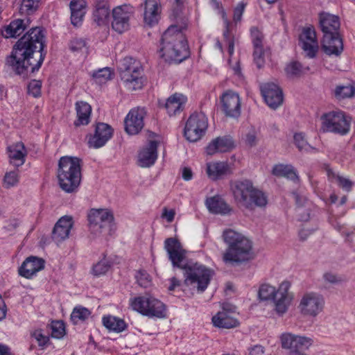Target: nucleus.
Wrapping results in <instances>:
<instances>
[{
	"mask_svg": "<svg viewBox=\"0 0 355 355\" xmlns=\"http://www.w3.org/2000/svg\"><path fill=\"white\" fill-rule=\"evenodd\" d=\"M160 13L161 7L158 0H146L145 1L144 19L146 24L153 26L157 24Z\"/></svg>",
	"mask_w": 355,
	"mask_h": 355,
	"instance_id": "2f4dec72",
	"label": "nucleus"
},
{
	"mask_svg": "<svg viewBox=\"0 0 355 355\" xmlns=\"http://www.w3.org/2000/svg\"><path fill=\"white\" fill-rule=\"evenodd\" d=\"M324 304L325 300L322 294L306 291L300 296L297 309L304 317L315 318L323 311Z\"/></svg>",
	"mask_w": 355,
	"mask_h": 355,
	"instance_id": "1a4fd4ad",
	"label": "nucleus"
},
{
	"mask_svg": "<svg viewBox=\"0 0 355 355\" xmlns=\"http://www.w3.org/2000/svg\"><path fill=\"white\" fill-rule=\"evenodd\" d=\"M250 201V202L247 205L246 208L252 209L254 207L262 208L267 205L268 197L262 191L255 188Z\"/></svg>",
	"mask_w": 355,
	"mask_h": 355,
	"instance_id": "79ce46f5",
	"label": "nucleus"
},
{
	"mask_svg": "<svg viewBox=\"0 0 355 355\" xmlns=\"http://www.w3.org/2000/svg\"><path fill=\"white\" fill-rule=\"evenodd\" d=\"M221 109L227 117L237 119L241 115V102L239 95L227 90L220 96Z\"/></svg>",
	"mask_w": 355,
	"mask_h": 355,
	"instance_id": "4468645a",
	"label": "nucleus"
},
{
	"mask_svg": "<svg viewBox=\"0 0 355 355\" xmlns=\"http://www.w3.org/2000/svg\"><path fill=\"white\" fill-rule=\"evenodd\" d=\"M319 23L320 28L324 35H339L340 20L338 17L327 12H322L319 17Z\"/></svg>",
	"mask_w": 355,
	"mask_h": 355,
	"instance_id": "b1692460",
	"label": "nucleus"
},
{
	"mask_svg": "<svg viewBox=\"0 0 355 355\" xmlns=\"http://www.w3.org/2000/svg\"><path fill=\"white\" fill-rule=\"evenodd\" d=\"M161 56L166 61L180 62L189 54L184 35L177 26H171L161 40Z\"/></svg>",
	"mask_w": 355,
	"mask_h": 355,
	"instance_id": "20e7f679",
	"label": "nucleus"
},
{
	"mask_svg": "<svg viewBox=\"0 0 355 355\" xmlns=\"http://www.w3.org/2000/svg\"><path fill=\"white\" fill-rule=\"evenodd\" d=\"M90 315L91 312L89 309L79 306L73 309L71 314V320L73 324H78L87 319Z\"/></svg>",
	"mask_w": 355,
	"mask_h": 355,
	"instance_id": "c03bdc74",
	"label": "nucleus"
},
{
	"mask_svg": "<svg viewBox=\"0 0 355 355\" xmlns=\"http://www.w3.org/2000/svg\"><path fill=\"white\" fill-rule=\"evenodd\" d=\"M291 283L283 281L277 288V292L272 298L275 311L278 315H282L288 309L293 300V293L290 292Z\"/></svg>",
	"mask_w": 355,
	"mask_h": 355,
	"instance_id": "ddd939ff",
	"label": "nucleus"
},
{
	"mask_svg": "<svg viewBox=\"0 0 355 355\" xmlns=\"http://www.w3.org/2000/svg\"><path fill=\"white\" fill-rule=\"evenodd\" d=\"M8 155L10 164L19 168L24 164L27 151L22 142H17L8 147Z\"/></svg>",
	"mask_w": 355,
	"mask_h": 355,
	"instance_id": "bb28decb",
	"label": "nucleus"
},
{
	"mask_svg": "<svg viewBox=\"0 0 355 355\" xmlns=\"http://www.w3.org/2000/svg\"><path fill=\"white\" fill-rule=\"evenodd\" d=\"M262 96L266 104L272 109H276L283 103V94L279 87L272 83L261 86Z\"/></svg>",
	"mask_w": 355,
	"mask_h": 355,
	"instance_id": "a211bd4d",
	"label": "nucleus"
},
{
	"mask_svg": "<svg viewBox=\"0 0 355 355\" xmlns=\"http://www.w3.org/2000/svg\"><path fill=\"white\" fill-rule=\"evenodd\" d=\"M175 216V211L173 209H168L164 207L162 209L161 217L165 219L168 223H172Z\"/></svg>",
	"mask_w": 355,
	"mask_h": 355,
	"instance_id": "680f3d73",
	"label": "nucleus"
},
{
	"mask_svg": "<svg viewBox=\"0 0 355 355\" xmlns=\"http://www.w3.org/2000/svg\"><path fill=\"white\" fill-rule=\"evenodd\" d=\"M286 75L290 78H295L303 73L301 64L297 62H291L285 68Z\"/></svg>",
	"mask_w": 355,
	"mask_h": 355,
	"instance_id": "3c124183",
	"label": "nucleus"
},
{
	"mask_svg": "<svg viewBox=\"0 0 355 355\" xmlns=\"http://www.w3.org/2000/svg\"><path fill=\"white\" fill-rule=\"evenodd\" d=\"M20 179L21 171L16 167L6 172L3 177V186L6 189L15 187L19 184Z\"/></svg>",
	"mask_w": 355,
	"mask_h": 355,
	"instance_id": "a19ab883",
	"label": "nucleus"
},
{
	"mask_svg": "<svg viewBox=\"0 0 355 355\" xmlns=\"http://www.w3.org/2000/svg\"><path fill=\"white\" fill-rule=\"evenodd\" d=\"M264 352L263 347L260 345H256L248 348L249 355H263Z\"/></svg>",
	"mask_w": 355,
	"mask_h": 355,
	"instance_id": "0e129e2a",
	"label": "nucleus"
},
{
	"mask_svg": "<svg viewBox=\"0 0 355 355\" xmlns=\"http://www.w3.org/2000/svg\"><path fill=\"white\" fill-rule=\"evenodd\" d=\"M210 5L211 8L218 14H221L226 25V30L224 31L223 36L225 38V44L228 46V53L230 57L234 54V40L231 36L229 32L230 22L227 18L226 12L223 10L222 4L218 0H210Z\"/></svg>",
	"mask_w": 355,
	"mask_h": 355,
	"instance_id": "c85d7f7f",
	"label": "nucleus"
},
{
	"mask_svg": "<svg viewBox=\"0 0 355 355\" xmlns=\"http://www.w3.org/2000/svg\"><path fill=\"white\" fill-rule=\"evenodd\" d=\"M336 182L343 189L349 191H350L353 183L348 178L337 175L334 177Z\"/></svg>",
	"mask_w": 355,
	"mask_h": 355,
	"instance_id": "bf43d9fd",
	"label": "nucleus"
},
{
	"mask_svg": "<svg viewBox=\"0 0 355 355\" xmlns=\"http://www.w3.org/2000/svg\"><path fill=\"white\" fill-rule=\"evenodd\" d=\"M234 148V141L231 137H218L209 143L206 147V153L207 155H213L219 153L229 152Z\"/></svg>",
	"mask_w": 355,
	"mask_h": 355,
	"instance_id": "5701e85b",
	"label": "nucleus"
},
{
	"mask_svg": "<svg viewBox=\"0 0 355 355\" xmlns=\"http://www.w3.org/2000/svg\"><path fill=\"white\" fill-rule=\"evenodd\" d=\"M251 37L254 46V60L259 68H261L264 64V51L263 50V34L255 27L251 28Z\"/></svg>",
	"mask_w": 355,
	"mask_h": 355,
	"instance_id": "cd10ccee",
	"label": "nucleus"
},
{
	"mask_svg": "<svg viewBox=\"0 0 355 355\" xmlns=\"http://www.w3.org/2000/svg\"><path fill=\"white\" fill-rule=\"evenodd\" d=\"M130 306L134 311L150 317L162 318L166 317L164 304L152 296H139L130 300Z\"/></svg>",
	"mask_w": 355,
	"mask_h": 355,
	"instance_id": "6e6552de",
	"label": "nucleus"
},
{
	"mask_svg": "<svg viewBox=\"0 0 355 355\" xmlns=\"http://www.w3.org/2000/svg\"><path fill=\"white\" fill-rule=\"evenodd\" d=\"M293 139L295 146L300 151H308L309 150L310 146L306 142L304 134L295 133L293 136Z\"/></svg>",
	"mask_w": 355,
	"mask_h": 355,
	"instance_id": "864d4df0",
	"label": "nucleus"
},
{
	"mask_svg": "<svg viewBox=\"0 0 355 355\" xmlns=\"http://www.w3.org/2000/svg\"><path fill=\"white\" fill-rule=\"evenodd\" d=\"M26 28V24L24 20L17 19L11 21L8 26L5 27L3 35L6 38L15 37L20 35Z\"/></svg>",
	"mask_w": 355,
	"mask_h": 355,
	"instance_id": "4c0bfd02",
	"label": "nucleus"
},
{
	"mask_svg": "<svg viewBox=\"0 0 355 355\" xmlns=\"http://www.w3.org/2000/svg\"><path fill=\"white\" fill-rule=\"evenodd\" d=\"M102 322L105 327L109 331L116 333L122 332L127 327L126 323L123 320L113 315L103 316Z\"/></svg>",
	"mask_w": 355,
	"mask_h": 355,
	"instance_id": "e433bc0d",
	"label": "nucleus"
},
{
	"mask_svg": "<svg viewBox=\"0 0 355 355\" xmlns=\"http://www.w3.org/2000/svg\"><path fill=\"white\" fill-rule=\"evenodd\" d=\"M43 31L35 27L28 31L15 45L8 63L18 74H22L31 67V72L38 70L45 57Z\"/></svg>",
	"mask_w": 355,
	"mask_h": 355,
	"instance_id": "f257e3e1",
	"label": "nucleus"
},
{
	"mask_svg": "<svg viewBox=\"0 0 355 355\" xmlns=\"http://www.w3.org/2000/svg\"><path fill=\"white\" fill-rule=\"evenodd\" d=\"M212 322L218 328L230 329L239 326V320L232 316V313L223 310L212 317Z\"/></svg>",
	"mask_w": 355,
	"mask_h": 355,
	"instance_id": "72a5a7b5",
	"label": "nucleus"
},
{
	"mask_svg": "<svg viewBox=\"0 0 355 355\" xmlns=\"http://www.w3.org/2000/svg\"><path fill=\"white\" fill-rule=\"evenodd\" d=\"M145 115L144 108L137 107L130 110L124 120L125 130L128 135H137L141 130Z\"/></svg>",
	"mask_w": 355,
	"mask_h": 355,
	"instance_id": "dca6fc26",
	"label": "nucleus"
},
{
	"mask_svg": "<svg viewBox=\"0 0 355 355\" xmlns=\"http://www.w3.org/2000/svg\"><path fill=\"white\" fill-rule=\"evenodd\" d=\"M231 173L232 168L227 162L214 161L206 164V173L212 180L221 179Z\"/></svg>",
	"mask_w": 355,
	"mask_h": 355,
	"instance_id": "a878e982",
	"label": "nucleus"
},
{
	"mask_svg": "<svg viewBox=\"0 0 355 355\" xmlns=\"http://www.w3.org/2000/svg\"><path fill=\"white\" fill-rule=\"evenodd\" d=\"M73 225V218L69 216H62L56 223L53 231V239L60 243L67 239Z\"/></svg>",
	"mask_w": 355,
	"mask_h": 355,
	"instance_id": "393cba45",
	"label": "nucleus"
},
{
	"mask_svg": "<svg viewBox=\"0 0 355 355\" xmlns=\"http://www.w3.org/2000/svg\"><path fill=\"white\" fill-rule=\"evenodd\" d=\"M89 227L94 234H100L109 229L114 222V215L107 209H92L87 214Z\"/></svg>",
	"mask_w": 355,
	"mask_h": 355,
	"instance_id": "9b49d317",
	"label": "nucleus"
},
{
	"mask_svg": "<svg viewBox=\"0 0 355 355\" xmlns=\"http://www.w3.org/2000/svg\"><path fill=\"white\" fill-rule=\"evenodd\" d=\"M33 337L37 341L38 345L41 347L45 346L49 340V337L44 335L41 330H35L33 333Z\"/></svg>",
	"mask_w": 355,
	"mask_h": 355,
	"instance_id": "052dcab7",
	"label": "nucleus"
},
{
	"mask_svg": "<svg viewBox=\"0 0 355 355\" xmlns=\"http://www.w3.org/2000/svg\"><path fill=\"white\" fill-rule=\"evenodd\" d=\"M159 141L154 139L148 141L138 153L137 164L146 168L153 166L157 159V146Z\"/></svg>",
	"mask_w": 355,
	"mask_h": 355,
	"instance_id": "f3484780",
	"label": "nucleus"
},
{
	"mask_svg": "<svg viewBox=\"0 0 355 355\" xmlns=\"http://www.w3.org/2000/svg\"><path fill=\"white\" fill-rule=\"evenodd\" d=\"M6 311H7V309H6V304H5L3 298L0 295V321L6 318Z\"/></svg>",
	"mask_w": 355,
	"mask_h": 355,
	"instance_id": "338daca9",
	"label": "nucleus"
},
{
	"mask_svg": "<svg viewBox=\"0 0 355 355\" xmlns=\"http://www.w3.org/2000/svg\"><path fill=\"white\" fill-rule=\"evenodd\" d=\"M112 29L119 33H123L130 28V20L133 14V8L129 5H122L114 8L112 10Z\"/></svg>",
	"mask_w": 355,
	"mask_h": 355,
	"instance_id": "f8f14e48",
	"label": "nucleus"
},
{
	"mask_svg": "<svg viewBox=\"0 0 355 355\" xmlns=\"http://www.w3.org/2000/svg\"><path fill=\"white\" fill-rule=\"evenodd\" d=\"M355 95V87L351 84L337 86L335 89V96L338 99L352 98Z\"/></svg>",
	"mask_w": 355,
	"mask_h": 355,
	"instance_id": "37998d69",
	"label": "nucleus"
},
{
	"mask_svg": "<svg viewBox=\"0 0 355 355\" xmlns=\"http://www.w3.org/2000/svg\"><path fill=\"white\" fill-rule=\"evenodd\" d=\"M245 142L250 146H252L257 143V135L254 130L250 131L246 135Z\"/></svg>",
	"mask_w": 355,
	"mask_h": 355,
	"instance_id": "69168bd1",
	"label": "nucleus"
},
{
	"mask_svg": "<svg viewBox=\"0 0 355 355\" xmlns=\"http://www.w3.org/2000/svg\"><path fill=\"white\" fill-rule=\"evenodd\" d=\"M208 119L203 112H194L187 119L184 127V137L191 142L199 141L206 133Z\"/></svg>",
	"mask_w": 355,
	"mask_h": 355,
	"instance_id": "9d476101",
	"label": "nucleus"
},
{
	"mask_svg": "<svg viewBox=\"0 0 355 355\" xmlns=\"http://www.w3.org/2000/svg\"><path fill=\"white\" fill-rule=\"evenodd\" d=\"M322 48L327 55H338L343 49V41L339 35H326L323 37Z\"/></svg>",
	"mask_w": 355,
	"mask_h": 355,
	"instance_id": "7c9ffc66",
	"label": "nucleus"
},
{
	"mask_svg": "<svg viewBox=\"0 0 355 355\" xmlns=\"http://www.w3.org/2000/svg\"><path fill=\"white\" fill-rule=\"evenodd\" d=\"M300 45L306 56L310 58L315 57L319 49V45L313 26H309L302 29L300 35Z\"/></svg>",
	"mask_w": 355,
	"mask_h": 355,
	"instance_id": "2eb2a0df",
	"label": "nucleus"
},
{
	"mask_svg": "<svg viewBox=\"0 0 355 355\" xmlns=\"http://www.w3.org/2000/svg\"><path fill=\"white\" fill-rule=\"evenodd\" d=\"M51 336L55 338H61L65 334V325L62 321L55 320L51 324Z\"/></svg>",
	"mask_w": 355,
	"mask_h": 355,
	"instance_id": "de8ad7c7",
	"label": "nucleus"
},
{
	"mask_svg": "<svg viewBox=\"0 0 355 355\" xmlns=\"http://www.w3.org/2000/svg\"><path fill=\"white\" fill-rule=\"evenodd\" d=\"M135 278L138 284L141 287L147 288L151 284V278L145 270L137 271Z\"/></svg>",
	"mask_w": 355,
	"mask_h": 355,
	"instance_id": "603ef678",
	"label": "nucleus"
},
{
	"mask_svg": "<svg viewBox=\"0 0 355 355\" xmlns=\"http://www.w3.org/2000/svg\"><path fill=\"white\" fill-rule=\"evenodd\" d=\"M40 0H23L20 6V12L29 15L35 12L39 7Z\"/></svg>",
	"mask_w": 355,
	"mask_h": 355,
	"instance_id": "8fccbe9b",
	"label": "nucleus"
},
{
	"mask_svg": "<svg viewBox=\"0 0 355 355\" xmlns=\"http://www.w3.org/2000/svg\"><path fill=\"white\" fill-rule=\"evenodd\" d=\"M193 173L191 170L189 168H184L182 170V178L186 180L189 181L192 179Z\"/></svg>",
	"mask_w": 355,
	"mask_h": 355,
	"instance_id": "774afa93",
	"label": "nucleus"
},
{
	"mask_svg": "<svg viewBox=\"0 0 355 355\" xmlns=\"http://www.w3.org/2000/svg\"><path fill=\"white\" fill-rule=\"evenodd\" d=\"M320 129L324 132L346 135L350 130L351 118L341 110L331 111L322 115Z\"/></svg>",
	"mask_w": 355,
	"mask_h": 355,
	"instance_id": "0eeeda50",
	"label": "nucleus"
},
{
	"mask_svg": "<svg viewBox=\"0 0 355 355\" xmlns=\"http://www.w3.org/2000/svg\"><path fill=\"white\" fill-rule=\"evenodd\" d=\"M164 249L173 265L184 270L185 284L203 292L207 288L214 275L213 270L197 263L182 266L185 250L179 241L175 238H168L165 240Z\"/></svg>",
	"mask_w": 355,
	"mask_h": 355,
	"instance_id": "f03ea898",
	"label": "nucleus"
},
{
	"mask_svg": "<svg viewBox=\"0 0 355 355\" xmlns=\"http://www.w3.org/2000/svg\"><path fill=\"white\" fill-rule=\"evenodd\" d=\"M277 292V289L275 287L268 284H263L259 287V297L262 300H272Z\"/></svg>",
	"mask_w": 355,
	"mask_h": 355,
	"instance_id": "49530a36",
	"label": "nucleus"
},
{
	"mask_svg": "<svg viewBox=\"0 0 355 355\" xmlns=\"http://www.w3.org/2000/svg\"><path fill=\"white\" fill-rule=\"evenodd\" d=\"M110 18V6L107 0H96L93 4L92 19L99 26H106Z\"/></svg>",
	"mask_w": 355,
	"mask_h": 355,
	"instance_id": "412c9836",
	"label": "nucleus"
},
{
	"mask_svg": "<svg viewBox=\"0 0 355 355\" xmlns=\"http://www.w3.org/2000/svg\"><path fill=\"white\" fill-rule=\"evenodd\" d=\"M187 98L181 94H175L168 98L165 104V108L169 116L180 114L184 108Z\"/></svg>",
	"mask_w": 355,
	"mask_h": 355,
	"instance_id": "f704fd0d",
	"label": "nucleus"
},
{
	"mask_svg": "<svg viewBox=\"0 0 355 355\" xmlns=\"http://www.w3.org/2000/svg\"><path fill=\"white\" fill-rule=\"evenodd\" d=\"M112 136V129L109 125L101 123L97 124L94 135L88 140L89 147L98 148L103 146Z\"/></svg>",
	"mask_w": 355,
	"mask_h": 355,
	"instance_id": "aec40b11",
	"label": "nucleus"
},
{
	"mask_svg": "<svg viewBox=\"0 0 355 355\" xmlns=\"http://www.w3.org/2000/svg\"><path fill=\"white\" fill-rule=\"evenodd\" d=\"M86 0H71L69 3L71 21L74 26H80L87 12Z\"/></svg>",
	"mask_w": 355,
	"mask_h": 355,
	"instance_id": "473e14b6",
	"label": "nucleus"
},
{
	"mask_svg": "<svg viewBox=\"0 0 355 355\" xmlns=\"http://www.w3.org/2000/svg\"><path fill=\"white\" fill-rule=\"evenodd\" d=\"M76 120L74 121V125H86L90 121L92 112L91 106L85 101H78L76 103Z\"/></svg>",
	"mask_w": 355,
	"mask_h": 355,
	"instance_id": "c9c22d12",
	"label": "nucleus"
},
{
	"mask_svg": "<svg viewBox=\"0 0 355 355\" xmlns=\"http://www.w3.org/2000/svg\"><path fill=\"white\" fill-rule=\"evenodd\" d=\"M113 73L108 67L100 69L92 73V77L98 84H103L111 80Z\"/></svg>",
	"mask_w": 355,
	"mask_h": 355,
	"instance_id": "a18cd8bd",
	"label": "nucleus"
},
{
	"mask_svg": "<svg viewBox=\"0 0 355 355\" xmlns=\"http://www.w3.org/2000/svg\"><path fill=\"white\" fill-rule=\"evenodd\" d=\"M42 83L40 80H33L31 81L28 86L29 94L34 97H38L41 94Z\"/></svg>",
	"mask_w": 355,
	"mask_h": 355,
	"instance_id": "4d7b16f0",
	"label": "nucleus"
},
{
	"mask_svg": "<svg viewBox=\"0 0 355 355\" xmlns=\"http://www.w3.org/2000/svg\"><path fill=\"white\" fill-rule=\"evenodd\" d=\"M85 47V42L81 38H74L69 44V48L73 52L81 51Z\"/></svg>",
	"mask_w": 355,
	"mask_h": 355,
	"instance_id": "13d9d810",
	"label": "nucleus"
},
{
	"mask_svg": "<svg viewBox=\"0 0 355 355\" xmlns=\"http://www.w3.org/2000/svg\"><path fill=\"white\" fill-rule=\"evenodd\" d=\"M323 279L326 282L330 284H336L340 281V279L332 272H326L323 275Z\"/></svg>",
	"mask_w": 355,
	"mask_h": 355,
	"instance_id": "e2e57ef3",
	"label": "nucleus"
},
{
	"mask_svg": "<svg viewBox=\"0 0 355 355\" xmlns=\"http://www.w3.org/2000/svg\"><path fill=\"white\" fill-rule=\"evenodd\" d=\"M205 205L209 211L214 214L227 215L232 211L231 207L220 196L207 198Z\"/></svg>",
	"mask_w": 355,
	"mask_h": 355,
	"instance_id": "c756f323",
	"label": "nucleus"
},
{
	"mask_svg": "<svg viewBox=\"0 0 355 355\" xmlns=\"http://www.w3.org/2000/svg\"><path fill=\"white\" fill-rule=\"evenodd\" d=\"M120 77L125 87L130 91L142 88L144 78L140 63L132 58H125L119 67Z\"/></svg>",
	"mask_w": 355,
	"mask_h": 355,
	"instance_id": "423d86ee",
	"label": "nucleus"
},
{
	"mask_svg": "<svg viewBox=\"0 0 355 355\" xmlns=\"http://www.w3.org/2000/svg\"><path fill=\"white\" fill-rule=\"evenodd\" d=\"M110 268V261L106 259H103L93 266L92 272L94 276L98 277L105 275Z\"/></svg>",
	"mask_w": 355,
	"mask_h": 355,
	"instance_id": "09e8293b",
	"label": "nucleus"
},
{
	"mask_svg": "<svg viewBox=\"0 0 355 355\" xmlns=\"http://www.w3.org/2000/svg\"><path fill=\"white\" fill-rule=\"evenodd\" d=\"M255 187L248 180L236 182L232 187L235 200L245 207L250 202V198Z\"/></svg>",
	"mask_w": 355,
	"mask_h": 355,
	"instance_id": "6ab92c4d",
	"label": "nucleus"
},
{
	"mask_svg": "<svg viewBox=\"0 0 355 355\" xmlns=\"http://www.w3.org/2000/svg\"><path fill=\"white\" fill-rule=\"evenodd\" d=\"M57 178L60 187L66 193L76 192L81 182L80 159L64 156L58 162Z\"/></svg>",
	"mask_w": 355,
	"mask_h": 355,
	"instance_id": "39448f33",
	"label": "nucleus"
},
{
	"mask_svg": "<svg viewBox=\"0 0 355 355\" xmlns=\"http://www.w3.org/2000/svg\"><path fill=\"white\" fill-rule=\"evenodd\" d=\"M313 343V340L310 337L297 336L296 350L308 349Z\"/></svg>",
	"mask_w": 355,
	"mask_h": 355,
	"instance_id": "5fc2aeb1",
	"label": "nucleus"
},
{
	"mask_svg": "<svg viewBox=\"0 0 355 355\" xmlns=\"http://www.w3.org/2000/svg\"><path fill=\"white\" fill-rule=\"evenodd\" d=\"M247 3L244 1L239 2L233 10V20L235 23L241 21L243 14L245 9Z\"/></svg>",
	"mask_w": 355,
	"mask_h": 355,
	"instance_id": "6e6d98bb",
	"label": "nucleus"
},
{
	"mask_svg": "<svg viewBox=\"0 0 355 355\" xmlns=\"http://www.w3.org/2000/svg\"><path fill=\"white\" fill-rule=\"evenodd\" d=\"M44 268V261L37 257L26 258L19 268V275L26 279H31Z\"/></svg>",
	"mask_w": 355,
	"mask_h": 355,
	"instance_id": "4be33fe9",
	"label": "nucleus"
},
{
	"mask_svg": "<svg viewBox=\"0 0 355 355\" xmlns=\"http://www.w3.org/2000/svg\"><path fill=\"white\" fill-rule=\"evenodd\" d=\"M272 173L278 177H284L291 180L298 179V175L294 167L290 164H279L274 166Z\"/></svg>",
	"mask_w": 355,
	"mask_h": 355,
	"instance_id": "58836bf2",
	"label": "nucleus"
},
{
	"mask_svg": "<svg viewBox=\"0 0 355 355\" xmlns=\"http://www.w3.org/2000/svg\"><path fill=\"white\" fill-rule=\"evenodd\" d=\"M297 336L291 333H284L280 337L282 347L284 349H289V355H307L304 352L296 350Z\"/></svg>",
	"mask_w": 355,
	"mask_h": 355,
	"instance_id": "ea45409f",
	"label": "nucleus"
},
{
	"mask_svg": "<svg viewBox=\"0 0 355 355\" xmlns=\"http://www.w3.org/2000/svg\"><path fill=\"white\" fill-rule=\"evenodd\" d=\"M222 239L227 246L222 254L225 264L238 266L254 259L252 242L242 233L226 229L223 232Z\"/></svg>",
	"mask_w": 355,
	"mask_h": 355,
	"instance_id": "7ed1b4c3",
	"label": "nucleus"
}]
</instances>
